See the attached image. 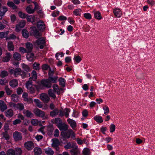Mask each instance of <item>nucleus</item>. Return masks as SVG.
<instances>
[{
  "instance_id": "obj_1",
  "label": "nucleus",
  "mask_w": 155,
  "mask_h": 155,
  "mask_svg": "<svg viewBox=\"0 0 155 155\" xmlns=\"http://www.w3.org/2000/svg\"><path fill=\"white\" fill-rule=\"evenodd\" d=\"M45 42L43 37L40 38L37 40L35 43V45L38 48H40L42 49L45 46Z\"/></svg>"
},
{
  "instance_id": "obj_2",
  "label": "nucleus",
  "mask_w": 155,
  "mask_h": 155,
  "mask_svg": "<svg viewBox=\"0 0 155 155\" xmlns=\"http://www.w3.org/2000/svg\"><path fill=\"white\" fill-rule=\"evenodd\" d=\"M61 134V136L65 138H69L70 136L72 138L75 137L74 133L71 129H69L65 132L62 131Z\"/></svg>"
},
{
  "instance_id": "obj_3",
  "label": "nucleus",
  "mask_w": 155,
  "mask_h": 155,
  "mask_svg": "<svg viewBox=\"0 0 155 155\" xmlns=\"http://www.w3.org/2000/svg\"><path fill=\"white\" fill-rule=\"evenodd\" d=\"M32 80H29L25 83L26 87L31 94L35 93V88L32 87Z\"/></svg>"
},
{
  "instance_id": "obj_4",
  "label": "nucleus",
  "mask_w": 155,
  "mask_h": 155,
  "mask_svg": "<svg viewBox=\"0 0 155 155\" xmlns=\"http://www.w3.org/2000/svg\"><path fill=\"white\" fill-rule=\"evenodd\" d=\"M32 29L31 30V34L36 38H38L41 35V34L35 27H31Z\"/></svg>"
},
{
  "instance_id": "obj_5",
  "label": "nucleus",
  "mask_w": 155,
  "mask_h": 155,
  "mask_svg": "<svg viewBox=\"0 0 155 155\" xmlns=\"http://www.w3.org/2000/svg\"><path fill=\"white\" fill-rule=\"evenodd\" d=\"M41 83V85L47 88H49L51 87L52 84L48 79L42 80Z\"/></svg>"
},
{
  "instance_id": "obj_6",
  "label": "nucleus",
  "mask_w": 155,
  "mask_h": 155,
  "mask_svg": "<svg viewBox=\"0 0 155 155\" xmlns=\"http://www.w3.org/2000/svg\"><path fill=\"white\" fill-rule=\"evenodd\" d=\"M37 26L38 28L40 31H43L45 29V25L42 21H39L37 23Z\"/></svg>"
},
{
  "instance_id": "obj_7",
  "label": "nucleus",
  "mask_w": 155,
  "mask_h": 155,
  "mask_svg": "<svg viewBox=\"0 0 155 155\" xmlns=\"http://www.w3.org/2000/svg\"><path fill=\"white\" fill-rule=\"evenodd\" d=\"M24 145L25 147L28 150H31L34 147V143L31 141L26 142Z\"/></svg>"
},
{
  "instance_id": "obj_8",
  "label": "nucleus",
  "mask_w": 155,
  "mask_h": 155,
  "mask_svg": "<svg viewBox=\"0 0 155 155\" xmlns=\"http://www.w3.org/2000/svg\"><path fill=\"white\" fill-rule=\"evenodd\" d=\"M13 137L15 141H18L22 140V136L21 133L15 131L13 134Z\"/></svg>"
},
{
  "instance_id": "obj_9",
  "label": "nucleus",
  "mask_w": 155,
  "mask_h": 155,
  "mask_svg": "<svg viewBox=\"0 0 155 155\" xmlns=\"http://www.w3.org/2000/svg\"><path fill=\"white\" fill-rule=\"evenodd\" d=\"M33 112L36 116L40 117H43L45 116L44 112L37 108L34 110Z\"/></svg>"
},
{
  "instance_id": "obj_10",
  "label": "nucleus",
  "mask_w": 155,
  "mask_h": 155,
  "mask_svg": "<svg viewBox=\"0 0 155 155\" xmlns=\"http://www.w3.org/2000/svg\"><path fill=\"white\" fill-rule=\"evenodd\" d=\"M21 69L19 68H17L15 69H12L10 70V72L11 74H13L14 75L17 77L19 75Z\"/></svg>"
},
{
  "instance_id": "obj_11",
  "label": "nucleus",
  "mask_w": 155,
  "mask_h": 155,
  "mask_svg": "<svg viewBox=\"0 0 155 155\" xmlns=\"http://www.w3.org/2000/svg\"><path fill=\"white\" fill-rule=\"evenodd\" d=\"M113 12L115 17L117 18H120L122 15V12L119 8H115L113 10Z\"/></svg>"
},
{
  "instance_id": "obj_12",
  "label": "nucleus",
  "mask_w": 155,
  "mask_h": 155,
  "mask_svg": "<svg viewBox=\"0 0 155 155\" xmlns=\"http://www.w3.org/2000/svg\"><path fill=\"white\" fill-rule=\"evenodd\" d=\"M41 99L44 102L47 103L49 101L50 98L47 94H40Z\"/></svg>"
},
{
  "instance_id": "obj_13",
  "label": "nucleus",
  "mask_w": 155,
  "mask_h": 155,
  "mask_svg": "<svg viewBox=\"0 0 155 155\" xmlns=\"http://www.w3.org/2000/svg\"><path fill=\"white\" fill-rule=\"evenodd\" d=\"M8 11L7 8L5 6H3L0 9V20L2 19L3 16Z\"/></svg>"
},
{
  "instance_id": "obj_14",
  "label": "nucleus",
  "mask_w": 155,
  "mask_h": 155,
  "mask_svg": "<svg viewBox=\"0 0 155 155\" xmlns=\"http://www.w3.org/2000/svg\"><path fill=\"white\" fill-rule=\"evenodd\" d=\"M93 12L94 14V16L95 18L98 20H101L102 18L101 13L99 11H97L94 10L93 11Z\"/></svg>"
},
{
  "instance_id": "obj_15",
  "label": "nucleus",
  "mask_w": 155,
  "mask_h": 155,
  "mask_svg": "<svg viewBox=\"0 0 155 155\" xmlns=\"http://www.w3.org/2000/svg\"><path fill=\"white\" fill-rule=\"evenodd\" d=\"M71 155H78L79 153L78 147L76 146L71 150Z\"/></svg>"
},
{
  "instance_id": "obj_16",
  "label": "nucleus",
  "mask_w": 155,
  "mask_h": 155,
  "mask_svg": "<svg viewBox=\"0 0 155 155\" xmlns=\"http://www.w3.org/2000/svg\"><path fill=\"white\" fill-rule=\"evenodd\" d=\"M26 49L28 53H30L33 48V46L30 42H27L26 44Z\"/></svg>"
},
{
  "instance_id": "obj_17",
  "label": "nucleus",
  "mask_w": 155,
  "mask_h": 155,
  "mask_svg": "<svg viewBox=\"0 0 155 155\" xmlns=\"http://www.w3.org/2000/svg\"><path fill=\"white\" fill-rule=\"evenodd\" d=\"M58 127L61 130H66L68 128V126L67 125L65 124H63L62 123L59 125H58Z\"/></svg>"
},
{
  "instance_id": "obj_18",
  "label": "nucleus",
  "mask_w": 155,
  "mask_h": 155,
  "mask_svg": "<svg viewBox=\"0 0 155 155\" xmlns=\"http://www.w3.org/2000/svg\"><path fill=\"white\" fill-rule=\"evenodd\" d=\"M67 121L72 128L74 129L76 127V123L74 120L68 119Z\"/></svg>"
},
{
  "instance_id": "obj_19",
  "label": "nucleus",
  "mask_w": 155,
  "mask_h": 155,
  "mask_svg": "<svg viewBox=\"0 0 155 155\" xmlns=\"http://www.w3.org/2000/svg\"><path fill=\"white\" fill-rule=\"evenodd\" d=\"M53 143L52 144V146L53 147L59 146L60 144V143L59 140L56 138H54L52 140Z\"/></svg>"
},
{
  "instance_id": "obj_20",
  "label": "nucleus",
  "mask_w": 155,
  "mask_h": 155,
  "mask_svg": "<svg viewBox=\"0 0 155 155\" xmlns=\"http://www.w3.org/2000/svg\"><path fill=\"white\" fill-rule=\"evenodd\" d=\"M6 56L3 57L2 59V61L4 62H8L10 59L12 55L10 53H6Z\"/></svg>"
},
{
  "instance_id": "obj_21",
  "label": "nucleus",
  "mask_w": 155,
  "mask_h": 155,
  "mask_svg": "<svg viewBox=\"0 0 155 155\" xmlns=\"http://www.w3.org/2000/svg\"><path fill=\"white\" fill-rule=\"evenodd\" d=\"M76 146V143H68L67 144L64 146V148L66 149H68L71 148H74Z\"/></svg>"
},
{
  "instance_id": "obj_22",
  "label": "nucleus",
  "mask_w": 155,
  "mask_h": 155,
  "mask_svg": "<svg viewBox=\"0 0 155 155\" xmlns=\"http://www.w3.org/2000/svg\"><path fill=\"white\" fill-rule=\"evenodd\" d=\"M10 85L12 87H15L18 85V82L16 79L11 80L9 82Z\"/></svg>"
},
{
  "instance_id": "obj_23",
  "label": "nucleus",
  "mask_w": 155,
  "mask_h": 155,
  "mask_svg": "<svg viewBox=\"0 0 155 155\" xmlns=\"http://www.w3.org/2000/svg\"><path fill=\"white\" fill-rule=\"evenodd\" d=\"M13 57L15 60L18 61L21 60V56L20 54L18 52H15L14 54Z\"/></svg>"
},
{
  "instance_id": "obj_24",
  "label": "nucleus",
  "mask_w": 155,
  "mask_h": 155,
  "mask_svg": "<svg viewBox=\"0 0 155 155\" xmlns=\"http://www.w3.org/2000/svg\"><path fill=\"white\" fill-rule=\"evenodd\" d=\"M26 55L27 59L30 61H32L34 60V54L33 53H27Z\"/></svg>"
},
{
  "instance_id": "obj_25",
  "label": "nucleus",
  "mask_w": 155,
  "mask_h": 155,
  "mask_svg": "<svg viewBox=\"0 0 155 155\" xmlns=\"http://www.w3.org/2000/svg\"><path fill=\"white\" fill-rule=\"evenodd\" d=\"M8 49L9 51H13L14 50V45L13 43L10 41L8 42L7 45Z\"/></svg>"
},
{
  "instance_id": "obj_26",
  "label": "nucleus",
  "mask_w": 155,
  "mask_h": 155,
  "mask_svg": "<svg viewBox=\"0 0 155 155\" xmlns=\"http://www.w3.org/2000/svg\"><path fill=\"white\" fill-rule=\"evenodd\" d=\"M53 124H55L58 125L61 124L62 123L61 119L59 117L56 118L54 120H52L51 121Z\"/></svg>"
},
{
  "instance_id": "obj_27",
  "label": "nucleus",
  "mask_w": 155,
  "mask_h": 155,
  "mask_svg": "<svg viewBox=\"0 0 155 155\" xmlns=\"http://www.w3.org/2000/svg\"><path fill=\"white\" fill-rule=\"evenodd\" d=\"M45 153L48 155H53L54 153L53 150L50 148L45 149Z\"/></svg>"
},
{
  "instance_id": "obj_28",
  "label": "nucleus",
  "mask_w": 155,
  "mask_h": 155,
  "mask_svg": "<svg viewBox=\"0 0 155 155\" xmlns=\"http://www.w3.org/2000/svg\"><path fill=\"white\" fill-rule=\"evenodd\" d=\"M34 152L35 155H40L42 153L41 150L39 147H36L34 149Z\"/></svg>"
},
{
  "instance_id": "obj_29",
  "label": "nucleus",
  "mask_w": 155,
  "mask_h": 155,
  "mask_svg": "<svg viewBox=\"0 0 155 155\" xmlns=\"http://www.w3.org/2000/svg\"><path fill=\"white\" fill-rule=\"evenodd\" d=\"M37 78V74L36 72L35 71H33L31 73V77L29 78V80H31L32 79L33 81H35Z\"/></svg>"
},
{
  "instance_id": "obj_30",
  "label": "nucleus",
  "mask_w": 155,
  "mask_h": 155,
  "mask_svg": "<svg viewBox=\"0 0 155 155\" xmlns=\"http://www.w3.org/2000/svg\"><path fill=\"white\" fill-rule=\"evenodd\" d=\"M22 34L23 37L25 38H27L29 36L28 32L26 29H23L22 30Z\"/></svg>"
},
{
  "instance_id": "obj_31",
  "label": "nucleus",
  "mask_w": 155,
  "mask_h": 155,
  "mask_svg": "<svg viewBox=\"0 0 155 155\" xmlns=\"http://www.w3.org/2000/svg\"><path fill=\"white\" fill-rule=\"evenodd\" d=\"M58 114V109L55 108L54 109L53 111L51 112L50 113V115L52 117L55 116Z\"/></svg>"
},
{
  "instance_id": "obj_32",
  "label": "nucleus",
  "mask_w": 155,
  "mask_h": 155,
  "mask_svg": "<svg viewBox=\"0 0 155 155\" xmlns=\"http://www.w3.org/2000/svg\"><path fill=\"white\" fill-rule=\"evenodd\" d=\"M14 150L15 155H21L22 151L21 148H15Z\"/></svg>"
},
{
  "instance_id": "obj_33",
  "label": "nucleus",
  "mask_w": 155,
  "mask_h": 155,
  "mask_svg": "<svg viewBox=\"0 0 155 155\" xmlns=\"http://www.w3.org/2000/svg\"><path fill=\"white\" fill-rule=\"evenodd\" d=\"M26 12L29 14H32L34 12V10L31 8V5H29L26 9Z\"/></svg>"
},
{
  "instance_id": "obj_34",
  "label": "nucleus",
  "mask_w": 155,
  "mask_h": 155,
  "mask_svg": "<svg viewBox=\"0 0 155 155\" xmlns=\"http://www.w3.org/2000/svg\"><path fill=\"white\" fill-rule=\"evenodd\" d=\"M58 77L56 76L54 77H48V80L51 83H55L57 82V80L58 79Z\"/></svg>"
},
{
  "instance_id": "obj_35",
  "label": "nucleus",
  "mask_w": 155,
  "mask_h": 155,
  "mask_svg": "<svg viewBox=\"0 0 155 155\" xmlns=\"http://www.w3.org/2000/svg\"><path fill=\"white\" fill-rule=\"evenodd\" d=\"M53 88L54 91L59 95L60 94V90L59 88L58 87V85L56 84H54L53 86Z\"/></svg>"
},
{
  "instance_id": "obj_36",
  "label": "nucleus",
  "mask_w": 155,
  "mask_h": 155,
  "mask_svg": "<svg viewBox=\"0 0 155 155\" xmlns=\"http://www.w3.org/2000/svg\"><path fill=\"white\" fill-rule=\"evenodd\" d=\"M13 115V111L11 109L8 110L6 112V116L8 117H11Z\"/></svg>"
},
{
  "instance_id": "obj_37",
  "label": "nucleus",
  "mask_w": 155,
  "mask_h": 155,
  "mask_svg": "<svg viewBox=\"0 0 155 155\" xmlns=\"http://www.w3.org/2000/svg\"><path fill=\"white\" fill-rule=\"evenodd\" d=\"M22 68L24 70L27 72H28L31 71L30 67L28 65L24 64H22Z\"/></svg>"
},
{
  "instance_id": "obj_38",
  "label": "nucleus",
  "mask_w": 155,
  "mask_h": 155,
  "mask_svg": "<svg viewBox=\"0 0 155 155\" xmlns=\"http://www.w3.org/2000/svg\"><path fill=\"white\" fill-rule=\"evenodd\" d=\"M7 5L9 7L12 8L13 9H17V6L12 2H8L7 3Z\"/></svg>"
},
{
  "instance_id": "obj_39",
  "label": "nucleus",
  "mask_w": 155,
  "mask_h": 155,
  "mask_svg": "<svg viewBox=\"0 0 155 155\" xmlns=\"http://www.w3.org/2000/svg\"><path fill=\"white\" fill-rule=\"evenodd\" d=\"M101 112H104L105 114H107L109 112V109L108 107H103L101 110Z\"/></svg>"
},
{
  "instance_id": "obj_40",
  "label": "nucleus",
  "mask_w": 155,
  "mask_h": 155,
  "mask_svg": "<svg viewBox=\"0 0 155 155\" xmlns=\"http://www.w3.org/2000/svg\"><path fill=\"white\" fill-rule=\"evenodd\" d=\"M94 119L99 123H101L103 121L102 118L101 116H95L94 117Z\"/></svg>"
},
{
  "instance_id": "obj_41",
  "label": "nucleus",
  "mask_w": 155,
  "mask_h": 155,
  "mask_svg": "<svg viewBox=\"0 0 155 155\" xmlns=\"http://www.w3.org/2000/svg\"><path fill=\"white\" fill-rule=\"evenodd\" d=\"M8 33L9 31H7L6 32H0V38H3L5 37L6 38Z\"/></svg>"
},
{
  "instance_id": "obj_42",
  "label": "nucleus",
  "mask_w": 155,
  "mask_h": 155,
  "mask_svg": "<svg viewBox=\"0 0 155 155\" xmlns=\"http://www.w3.org/2000/svg\"><path fill=\"white\" fill-rule=\"evenodd\" d=\"M12 101L14 102H17L18 101V96L16 94H13L11 95Z\"/></svg>"
},
{
  "instance_id": "obj_43",
  "label": "nucleus",
  "mask_w": 155,
  "mask_h": 155,
  "mask_svg": "<svg viewBox=\"0 0 155 155\" xmlns=\"http://www.w3.org/2000/svg\"><path fill=\"white\" fill-rule=\"evenodd\" d=\"M5 89L6 92L8 95H10L12 94V91L8 87V86H5Z\"/></svg>"
},
{
  "instance_id": "obj_44",
  "label": "nucleus",
  "mask_w": 155,
  "mask_h": 155,
  "mask_svg": "<svg viewBox=\"0 0 155 155\" xmlns=\"http://www.w3.org/2000/svg\"><path fill=\"white\" fill-rule=\"evenodd\" d=\"M7 155H15L14 150L12 149H9L6 153Z\"/></svg>"
},
{
  "instance_id": "obj_45",
  "label": "nucleus",
  "mask_w": 155,
  "mask_h": 155,
  "mask_svg": "<svg viewBox=\"0 0 155 155\" xmlns=\"http://www.w3.org/2000/svg\"><path fill=\"white\" fill-rule=\"evenodd\" d=\"M81 11L80 8L77 9L74 11V13L76 16H80Z\"/></svg>"
},
{
  "instance_id": "obj_46",
  "label": "nucleus",
  "mask_w": 155,
  "mask_h": 155,
  "mask_svg": "<svg viewBox=\"0 0 155 155\" xmlns=\"http://www.w3.org/2000/svg\"><path fill=\"white\" fill-rule=\"evenodd\" d=\"M59 84L62 86L64 87L65 86V82L64 81V79L62 78H60L59 79Z\"/></svg>"
},
{
  "instance_id": "obj_47",
  "label": "nucleus",
  "mask_w": 155,
  "mask_h": 155,
  "mask_svg": "<svg viewBox=\"0 0 155 155\" xmlns=\"http://www.w3.org/2000/svg\"><path fill=\"white\" fill-rule=\"evenodd\" d=\"M48 94L50 96L52 97L54 99H55L56 97L55 94L53 92L52 90L51 89L49 90L48 91Z\"/></svg>"
},
{
  "instance_id": "obj_48",
  "label": "nucleus",
  "mask_w": 155,
  "mask_h": 155,
  "mask_svg": "<svg viewBox=\"0 0 155 155\" xmlns=\"http://www.w3.org/2000/svg\"><path fill=\"white\" fill-rule=\"evenodd\" d=\"M39 65V64L35 62L33 65V68L36 70H38L40 69Z\"/></svg>"
},
{
  "instance_id": "obj_49",
  "label": "nucleus",
  "mask_w": 155,
  "mask_h": 155,
  "mask_svg": "<svg viewBox=\"0 0 155 155\" xmlns=\"http://www.w3.org/2000/svg\"><path fill=\"white\" fill-rule=\"evenodd\" d=\"M8 72L5 71H2L1 72L0 76L1 77L4 78L8 75Z\"/></svg>"
},
{
  "instance_id": "obj_50",
  "label": "nucleus",
  "mask_w": 155,
  "mask_h": 155,
  "mask_svg": "<svg viewBox=\"0 0 155 155\" xmlns=\"http://www.w3.org/2000/svg\"><path fill=\"white\" fill-rule=\"evenodd\" d=\"M70 109L67 108L65 109L64 111V115L66 117H68L69 115V112H70Z\"/></svg>"
},
{
  "instance_id": "obj_51",
  "label": "nucleus",
  "mask_w": 155,
  "mask_h": 155,
  "mask_svg": "<svg viewBox=\"0 0 155 155\" xmlns=\"http://www.w3.org/2000/svg\"><path fill=\"white\" fill-rule=\"evenodd\" d=\"M25 24V22L24 20L21 21L18 24V26L20 28H22L24 27Z\"/></svg>"
},
{
  "instance_id": "obj_52",
  "label": "nucleus",
  "mask_w": 155,
  "mask_h": 155,
  "mask_svg": "<svg viewBox=\"0 0 155 155\" xmlns=\"http://www.w3.org/2000/svg\"><path fill=\"white\" fill-rule=\"evenodd\" d=\"M18 15L21 18H25L27 17V14L23 13L21 12H20L18 13Z\"/></svg>"
},
{
  "instance_id": "obj_53",
  "label": "nucleus",
  "mask_w": 155,
  "mask_h": 155,
  "mask_svg": "<svg viewBox=\"0 0 155 155\" xmlns=\"http://www.w3.org/2000/svg\"><path fill=\"white\" fill-rule=\"evenodd\" d=\"M23 100L28 104H30L33 102L32 98L30 97H28Z\"/></svg>"
},
{
  "instance_id": "obj_54",
  "label": "nucleus",
  "mask_w": 155,
  "mask_h": 155,
  "mask_svg": "<svg viewBox=\"0 0 155 155\" xmlns=\"http://www.w3.org/2000/svg\"><path fill=\"white\" fill-rule=\"evenodd\" d=\"M75 60L77 63H79L81 60V57L79 56H75L74 58Z\"/></svg>"
},
{
  "instance_id": "obj_55",
  "label": "nucleus",
  "mask_w": 155,
  "mask_h": 155,
  "mask_svg": "<svg viewBox=\"0 0 155 155\" xmlns=\"http://www.w3.org/2000/svg\"><path fill=\"white\" fill-rule=\"evenodd\" d=\"M34 102L36 103V105L38 107H42V105L41 104L40 101L38 99H35Z\"/></svg>"
},
{
  "instance_id": "obj_56",
  "label": "nucleus",
  "mask_w": 155,
  "mask_h": 155,
  "mask_svg": "<svg viewBox=\"0 0 155 155\" xmlns=\"http://www.w3.org/2000/svg\"><path fill=\"white\" fill-rule=\"evenodd\" d=\"M110 132L112 133L115 131V126L114 124H111L110 127Z\"/></svg>"
},
{
  "instance_id": "obj_57",
  "label": "nucleus",
  "mask_w": 155,
  "mask_h": 155,
  "mask_svg": "<svg viewBox=\"0 0 155 155\" xmlns=\"http://www.w3.org/2000/svg\"><path fill=\"white\" fill-rule=\"evenodd\" d=\"M83 153L84 155H89V150L87 148H85L83 151Z\"/></svg>"
},
{
  "instance_id": "obj_58",
  "label": "nucleus",
  "mask_w": 155,
  "mask_h": 155,
  "mask_svg": "<svg viewBox=\"0 0 155 155\" xmlns=\"http://www.w3.org/2000/svg\"><path fill=\"white\" fill-rule=\"evenodd\" d=\"M39 123V122L36 119L32 120L31 121V124L34 126L37 125Z\"/></svg>"
},
{
  "instance_id": "obj_59",
  "label": "nucleus",
  "mask_w": 155,
  "mask_h": 155,
  "mask_svg": "<svg viewBox=\"0 0 155 155\" xmlns=\"http://www.w3.org/2000/svg\"><path fill=\"white\" fill-rule=\"evenodd\" d=\"M84 16L86 18L88 19H91V15L89 13H85L84 15Z\"/></svg>"
},
{
  "instance_id": "obj_60",
  "label": "nucleus",
  "mask_w": 155,
  "mask_h": 155,
  "mask_svg": "<svg viewBox=\"0 0 155 155\" xmlns=\"http://www.w3.org/2000/svg\"><path fill=\"white\" fill-rule=\"evenodd\" d=\"M58 115L59 117H62L64 115V112L63 111V109L62 108L61 109L58 110Z\"/></svg>"
},
{
  "instance_id": "obj_61",
  "label": "nucleus",
  "mask_w": 155,
  "mask_h": 155,
  "mask_svg": "<svg viewBox=\"0 0 155 155\" xmlns=\"http://www.w3.org/2000/svg\"><path fill=\"white\" fill-rule=\"evenodd\" d=\"M3 137L6 139L8 140L9 139V136L7 132L5 131L2 133Z\"/></svg>"
},
{
  "instance_id": "obj_62",
  "label": "nucleus",
  "mask_w": 155,
  "mask_h": 155,
  "mask_svg": "<svg viewBox=\"0 0 155 155\" xmlns=\"http://www.w3.org/2000/svg\"><path fill=\"white\" fill-rule=\"evenodd\" d=\"M147 3L151 6L154 5L155 2L153 0H147Z\"/></svg>"
},
{
  "instance_id": "obj_63",
  "label": "nucleus",
  "mask_w": 155,
  "mask_h": 155,
  "mask_svg": "<svg viewBox=\"0 0 155 155\" xmlns=\"http://www.w3.org/2000/svg\"><path fill=\"white\" fill-rule=\"evenodd\" d=\"M19 50L22 53H28L26 49L25 48L22 47H21L19 48Z\"/></svg>"
},
{
  "instance_id": "obj_64",
  "label": "nucleus",
  "mask_w": 155,
  "mask_h": 155,
  "mask_svg": "<svg viewBox=\"0 0 155 155\" xmlns=\"http://www.w3.org/2000/svg\"><path fill=\"white\" fill-rule=\"evenodd\" d=\"M49 68H50L49 66L46 64H43L42 66V69L43 70H47Z\"/></svg>"
}]
</instances>
